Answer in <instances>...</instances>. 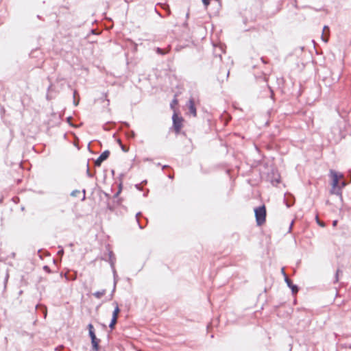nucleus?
Instances as JSON below:
<instances>
[{"instance_id": "obj_1", "label": "nucleus", "mask_w": 351, "mask_h": 351, "mask_svg": "<svg viewBox=\"0 0 351 351\" xmlns=\"http://www.w3.org/2000/svg\"><path fill=\"white\" fill-rule=\"evenodd\" d=\"M181 92H176L170 101V110H179L180 107H186L188 110H197L196 100L193 96L184 97Z\"/></svg>"}, {"instance_id": "obj_2", "label": "nucleus", "mask_w": 351, "mask_h": 351, "mask_svg": "<svg viewBox=\"0 0 351 351\" xmlns=\"http://www.w3.org/2000/svg\"><path fill=\"white\" fill-rule=\"evenodd\" d=\"M256 221L258 226H262L266 221V208L265 205L254 209Z\"/></svg>"}, {"instance_id": "obj_3", "label": "nucleus", "mask_w": 351, "mask_h": 351, "mask_svg": "<svg viewBox=\"0 0 351 351\" xmlns=\"http://www.w3.org/2000/svg\"><path fill=\"white\" fill-rule=\"evenodd\" d=\"M173 128L176 134H179L184 126V119L179 113L175 112L172 117Z\"/></svg>"}, {"instance_id": "obj_4", "label": "nucleus", "mask_w": 351, "mask_h": 351, "mask_svg": "<svg viewBox=\"0 0 351 351\" xmlns=\"http://www.w3.org/2000/svg\"><path fill=\"white\" fill-rule=\"evenodd\" d=\"M88 331H89V335L91 338V343L93 345V348L94 350L97 351L99 350V343L100 342V340L96 337V335L94 332V327L93 324H89L88 326Z\"/></svg>"}, {"instance_id": "obj_5", "label": "nucleus", "mask_w": 351, "mask_h": 351, "mask_svg": "<svg viewBox=\"0 0 351 351\" xmlns=\"http://www.w3.org/2000/svg\"><path fill=\"white\" fill-rule=\"evenodd\" d=\"M330 176L332 178V189L335 190L336 188L339 186V181L340 179L343 178V176L339 175L337 172L334 171H330Z\"/></svg>"}, {"instance_id": "obj_6", "label": "nucleus", "mask_w": 351, "mask_h": 351, "mask_svg": "<svg viewBox=\"0 0 351 351\" xmlns=\"http://www.w3.org/2000/svg\"><path fill=\"white\" fill-rule=\"evenodd\" d=\"M119 312H120V309L119 308L118 304L116 303L115 304V308H114V310L113 311V313H112V318L111 322H110V326H109L111 329H113L114 328L115 324H117V318H118V315L119 314Z\"/></svg>"}, {"instance_id": "obj_7", "label": "nucleus", "mask_w": 351, "mask_h": 351, "mask_svg": "<svg viewBox=\"0 0 351 351\" xmlns=\"http://www.w3.org/2000/svg\"><path fill=\"white\" fill-rule=\"evenodd\" d=\"M110 156V152L108 150H106L102 152L100 156L97 158V159L95 162V165L97 167H100L101 163L106 160Z\"/></svg>"}, {"instance_id": "obj_8", "label": "nucleus", "mask_w": 351, "mask_h": 351, "mask_svg": "<svg viewBox=\"0 0 351 351\" xmlns=\"http://www.w3.org/2000/svg\"><path fill=\"white\" fill-rule=\"evenodd\" d=\"M97 104H102V108H106L110 104V100L107 98L106 94H101V97L96 100Z\"/></svg>"}, {"instance_id": "obj_9", "label": "nucleus", "mask_w": 351, "mask_h": 351, "mask_svg": "<svg viewBox=\"0 0 351 351\" xmlns=\"http://www.w3.org/2000/svg\"><path fill=\"white\" fill-rule=\"evenodd\" d=\"M80 103V97L77 90L73 92V104L75 107L77 106Z\"/></svg>"}, {"instance_id": "obj_10", "label": "nucleus", "mask_w": 351, "mask_h": 351, "mask_svg": "<svg viewBox=\"0 0 351 351\" xmlns=\"http://www.w3.org/2000/svg\"><path fill=\"white\" fill-rule=\"evenodd\" d=\"M52 91H53L52 86L50 85L47 88V95H46V98L47 100H50L52 99V97H53V96L51 95Z\"/></svg>"}, {"instance_id": "obj_11", "label": "nucleus", "mask_w": 351, "mask_h": 351, "mask_svg": "<svg viewBox=\"0 0 351 351\" xmlns=\"http://www.w3.org/2000/svg\"><path fill=\"white\" fill-rule=\"evenodd\" d=\"M155 51L157 54L158 55H161V56H163L165 54H166L167 53V51H165V49L160 48V47H156L155 48Z\"/></svg>"}, {"instance_id": "obj_12", "label": "nucleus", "mask_w": 351, "mask_h": 351, "mask_svg": "<svg viewBox=\"0 0 351 351\" xmlns=\"http://www.w3.org/2000/svg\"><path fill=\"white\" fill-rule=\"evenodd\" d=\"M105 293H106V291L101 290V291L95 292L93 295L97 298H101V297H103L105 295Z\"/></svg>"}, {"instance_id": "obj_13", "label": "nucleus", "mask_w": 351, "mask_h": 351, "mask_svg": "<svg viewBox=\"0 0 351 351\" xmlns=\"http://www.w3.org/2000/svg\"><path fill=\"white\" fill-rule=\"evenodd\" d=\"M282 273L285 276V281L287 282L288 286L290 287L291 286V281L287 278V276H286L283 269H282Z\"/></svg>"}, {"instance_id": "obj_14", "label": "nucleus", "mask_w": 351, "mask_h": 351, "mask_svg": "<svg viewBox=\"0 0 351 351\" xmlns=\"http://www.w3.org/2000/svg\"><path fill=\"white\" fill-rule=\"evenodd\" d=\"M132 49L134 52L137 51L138 45L134 43V42H132Z\"/></svg>"}, {"instance_id": "obj_15", "label": "nucleus", "mask_w": 351, "mask_h": 351, "mask_svg": "<svg viewBox=\"0 0 351 351\" xmlns=\"http://www.w3.org/2000/svg\"><path fill=\"white\" fill-rule=\"evenodd\" d=\"M210 0H202L203 5L206 8H207L208 6V5L210 4Z\"/></svg>"}, {"instance_id": "obj_16", "label": "nucleus", "mask_w": 351, "mask_h": 351, "mask_svg": "<svg viewBox=\"0 0 351 351\" xmlns=\"http://www.w3.org/2000/svg\"><path fill=\"white\" fill-rule=\"evenodd\" d=\"M290 288H291V289H292L293 292H294V293H297V292H298V287H297V286H295V285H291V286L290 287Z\"/></svg>"}, {"instance_id": "obj_17", "label": "nucleus", "mask_w": 351, "mask_h": 351, "mask_svg": "<svg viewBox=\"0 0 351 351\" xmlns=\"http://www.w3.org/2000/svg\"><path fill=\"white\" fill-rule=\"evenodd\" d=\"M322 40L324 43H328V39L324 35L322 36Z\"/></svg>"}, {"instance_id": "obj_18", "label": "nucleus", "mask_w": 351, "mask_h": 351, "mask_svg": "<svg viewBox=\"0 0 351 351\" xmlns=\"http://www.w3.org/2000/svg\"><path fill=\"white\" fill-rule=\"evenodd\" d=\"M321 227H325V223L323 221H318L317 223Z\"/></svg>"}, {"instance_id": "obj_19", "label": "nucleus", "mask_w": 351, "mask_h": 351, "mask_svg": "<svg viewBox=\"0 0 351 351\" xmlns=\"http://www.w3.org/2000/svg\"><path fill=\"white\" fill-rule=\"evenodd\" d=\"M36 51H37L36 49H35V50H32V51H31V53H30V56H31L32 57H34V55H33V54H34V52H36Z\"/></svg>"}, {"instance_id": "obj_20", "label": "nucleus", "mask_w": 351, "mask_h": 351, "mask_svg": "<svg viewBox=\"0 0 351 351\" xmlns=\"http://www.w3.org/2000/svg\"><path fill=\"white\" fill-rule=\"evenodd\" d=\"M337 224V220L334 221L332 223L333 226H336Z\"/></svg>"}, {"instance_id": "obj_21", "label": "nucleus", "mask_w": 351, "mask_h": 351, "mask_svg": "<svg viewBox=\"0 0 351 351\" xmlns=\"http://www.w3.org/2000/svg\"><path fill=\"white\" fill-rule=\"evenodd\" d=\"M326 29H329V27L328 25H324L323 29L325 30Z\"/></svg>"}, {"instance_id": "obj_22", "label": "nucleus", "mask_w": 351, "mask_h": 351, "mask_svg": "<svg viewBox=\"0 0 351 351\" xmlns=\"http://www.w3.org/2000/svg\"><path fill=\"white\" fill-rule=\"evenodd\" d=\"M71 120V117H68V118H67V121H68V122H69L71 125H72V124L70 123Z\"/></svg>"}, {"instance_id": "obj_23", "label": "nucleus", "mask_w": 351, "mask_h": 351, "mask_svg": "<svg viewBox=\"0 0 351 351\" xmlns=\"http://www.w3.org/2000/svg\"><path fill=\"white\" fill-rule=\"evenodd\" d=\"M187 25H188V23H187V22H184V23H183V26H184V27H187Z\"/></svg>"}, {"instance_id": "obj_24", "label": "nucleus", "mask_w": 351, "mask_h": 351, "mask_svg": "<svg viewBox=\"0 0 351 351\" xmlns=\"http://www.w3.org/2000/svg\"><path fill=\"white\" fill-rule=\"evenodd\" d=\"M339 272H340V271L338 269V270L337 271V274H336V275H337V278L338 277V275H339Z\"/></svg>"}, {"instance_id": "obj_25", "label": "nucleus", "mask_w": 351, "mask_h": 351, "mask_svg": "<svg viewBox=\"0 0 351 351\" xmlns=\"http://www.w3.org/2000/svg\"><path fill=\"white\" fill-rule=\"evenodd\" d=\"M189 17V13L187 12L186 14V18L188 19Z\"/></svg>"}, {"instance_id": "obj_26", "label": "nucleus", "mask_w": 351, "mask_h": 351, "mask_svg": "<svg viewBox=\"0 0 351 351\" xmlns=\"http://www.w3.org/2000/svg\"><path fill=\"white\" fill-rule=\"evenodd\" d=\"M261 60H262L263 62L266 63L265 60H264L263 57L261 58Z\"/></svg>"}, {"instance_id": "obj_27", "label": "nucleus", "mask_w": 351, "mask_h": 351, "mask_svg": "<svg viewBox=\"0 0 351 351\" xmlns=\"http://www.w3.org/2000/svg\"><path fill=\"white\" fill-rule=\"evenodd\" d=\"M341 185H342V187H343V186H346V183H345L344 182H343L341 183Z\"/></svg>"}, {"instance_id": "obj_28", "label": "nucleus", "mask_w": 351, "mask_h": 351, "mask_svg": "<svg viewBox=\"0 0 351 351\" xmlns=\"http://www.w3.org/2000/svg\"><path fill=\"white\" fill-rule=\"evenodd\" d=\"M193 115L195 116L196 115V110L193 111Z\"/></svg>"}, {"instance_id": "obj_29", "label": "nucleus", "mask_w": 351, "mask_h": 351, "mask_svg": "<svg viewBox=\"0 0 351 351\" xmlns=\"http://www.w3.org/2000/svg\"><path fill=\"white\" fill-rule=\"evenodd\" d=\"M316 221H317V223H318V221H319V219L317 216L316 217Z\"/></svg>"}, {"instance_id": "obj_30", "label": "nucleus", "mask_w": 351, "mask_h": 351, "mask_svg": "<svg viewBox=\"0 0 351 351\" xmlns=\"http://www.w3.org/2000/svg\"><path fill=\"white\" fill-rule=\"evenodd\" d=\"M234 110H243V109H242V108H235Z\"/></svg>"}, {"instance_id": "obj_31", "label": "nucleus", "mask_w": 351, "mask_h": 351, "mask_svg": "<svg viewBox=\"0 0 351 351\" xmlns=\"http://www.w3.org/2000/svg\"><path fill=\"white\" fill-rule=\"evenodd\" d=\"M37 18L40 19L41 17L40 15H37Z\"/></svg>"}, {"instance_id": "obj_32", "label": "nucleus", "mask_w": 351, "mask_h": 351, "mask_svg": "<svg viewBox=\"0 0 351 351\" xmlns=\"http://www.w3.org/2000/svg\"><path fill=\"white\" fill-rule=\"evenodd\" d=\"M215 1L219 3L221 0H215Z\"/></svg>"}]
</instances>
